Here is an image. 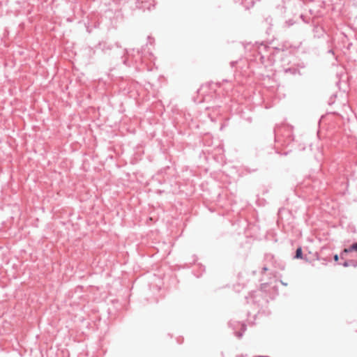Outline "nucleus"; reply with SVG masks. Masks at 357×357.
I'll return each mask as SVG.
<instances>
[{
  "instance_id": "1",
  "label": "nucleus",
  "mask_w": 357,
  "mask_h": 357,
  "mask_svg": "<svg viewBox=\"0 0 357 357\" xmlns=\"http://www.w3.org/2000/svg\"><path fill=\"white\" fill-rule=\"evenodd\" d=\"M302 257H303L302 249H301V248H298L296 250L295 258L301 259Z\"/></svg>"
},
{
  "instance_id": "2",
  "label": "nucleus",
  "mask_w": 357,
  "mask_h": 357,
  "mask_svg": "<svg viewBox=\"0 0 357 357\" xmlns=\"http://www.w3.org/2000/svg\"><path fill=\"white\" fill-rule=\"evenodd\" d=\"M352 251H354V249H353V244L349 248L344 249L343 252L347 253Z\"/></svg>"
},
{
  "instance_id": "3",
  "label": "nucleus",
  "mask_w": 357,
  "mask_h": 357,
  "mask_svg": "<svg viewBox=\"0 0 357 357\" xmlns=\"http://www.w3.org/2000/svg\"><path fill=\"white\" fill-rule=\"evenodd\" d=\"M353 249H354V251L357 252V243L353 244Z\"/></svg>"
},
{
  "instance_id": "4",
  "label": "nucleus",
  "mask_w": 357,
  "mask_h": 357,
  "mask_svg": "<svg viewBox=\"0 0 357 357\" xmlns=\"http://www.w3.org/2000/svg\"><path fill=\"white\" fill-rule=\"evenodd\" d=\"M338 259H339L338 255H335L334 256V260H335V261H338Z\"/></svg>"
},
{
  "instance_id": "5",
  "label": "nucleus",
  "mask_w": 357,
  "mask_h": 357,
  "mask_svg": "<svg viewBox=\"0 0 357 357\" xmlns=\"http://www.w3.org/2000/svg\"><path fill=\"white\" fill-rule=\"evenodd\" d=\"M344 266H348L347 262H345V263L344 264Z\"/></svg>"
}]
</instances>
